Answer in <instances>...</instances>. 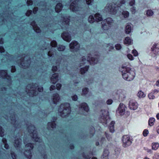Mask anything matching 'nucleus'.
<instances>
[{"mask_svg": "<svg viewBox=\"0 0 159 159\" xmlns=\"http://www.w3.org/2000/svg\"><path fill=\"white\" fill-rule=\"evenodd\" d=\"M125 1V0H118L116 2V5L114 3L107 4L105 7V10L113 15L116 14L118 16L121 12L125 18H127L129 15V12L127 11H122L121 12V7L124 4Z\"/></svg>", "mask_w": 159, "mask_h": 159, "instance_id": "nucleus-1", "label": "nucleus"}, {"mask_svg": "<svg viewBox=\"0 0 159 159\" xmlns=\"http://www.w3.org/2000/svg\"><path fill=\"white\" fill-rule=\"evenodd\" d=\"M122 73L123 78L128 81L133 80L135 76L134 71L130 68L129 66L124 65L120 69Z\"/></svg>", "mask_w": 159, "mask_h": 159, "instance_id": "nucleus-2", "label": "nucleus"}, {"mask_svg": "<svg viewBox=\"0 0 159 159\" xmlns=\"http://www.w3.org/2000/svg\"><path fill=\"white\" fill-rule=\"evenodd\" d=\"M38 87V84H28L26 87V92L27 94L30 97H33L37 95L39 92H41L43 91V88L40 86L38 88L37 91V88Z\"/></svg>", "mask_w": 159, "mask_h": 159, "instance_id": "nucleus-3", "label": "nucleus"}, {"mask_svg": "<svg viewBox=\"0 0 159 159\" xmlns=\"http://www.w3.org/2000/svg\"><path fill=\"white\" fill-rule=\"evenodd\" d=\"M58 111L62 117L67 116L71 112L70 104L68 103L62 104L58 109Z\"/></svg>", "mask_w": 159, "mask_h": 159, "instance_id": "nucleus-4", "label": "nucleus"}, {"mask_svg": "<svg viewBox=\"0 0 159 159\" xmlns=\"http://www.w3.org/2000/svg\"><path fill=\"white\" fill-rule=\"evenodd\" d=\"M27 129L29 133L32 137L33 140L39 143H41L42 139L38 137L36 128L33 125L31 124L29 125Z\"/></svg>", "mask_w": 159, "mask_h": 159, "instance_id": "nucleus-5", "label": "nucleus"}, {"mask_svg": "<svg viewBox=\"0 0 159 159\" xmlns=\"http://www.w3.org/2000/svg\"><path fill=\"white\" fill-rule=\"evenodd\" d=\"M80 1L77 0H75L73 1L69 5V3L67 4L68 8H70V9L73 12H75L77 14L81 13V11H83V8L80 7Z\"/></svg>", "mask_w": 159, "mask_h": 159, "instance_id": "nucleus-6", "label": "nucleus"}, {"mask_svg": "<svg viewBox=\"0 0 159 159\" xmlns=\"http://www.w3.org/2000/svg\"><path fill=\"white\" fill-rule=\"evenodd\" d=\"M18 63L19 66L24 69L29 68L31 63L30 57L25 55L22 56Z\"/></svg>", "mask_w": 159, "mask_h": 159, "instance_id": "nucleus-7", "label": "nucleus"}, {"mask_svg": "<svg viewBox=\"0 0 159 159\" xmlns=\"http://www.w3.org/2000/svg\"><path fill=\"white\" fill-rule=\"evenodd\" d=\"M95 57H91V55L90 54H89L88 56L87 57V60L86 57L84 56L82 58V63H80V67H81L82 65L81 64H85V61L88 62L91 65H94L95 64H97L98 61L99 57H98L97 56H94Z\"/></svg>", "mask_w": 159, "mask_h": 159, "instance_id": "nucleus-8", "label": "nucleus"}, {"mask_svg": "<svg viewBox=\"0 0 159 159\" xmlns=\"http://www.w3.org/2000/svg\"><path fill=\"white\" fill-rule=\"evenodd\" d=\"M101 113H102V115H101L99 117V120L103 125H106L108 121L110 120L108 113L106 111L102 110Z\"/></svg>", "mask_w": 159, "mask_h": 159, "instance_id": "nucleus-9", "label": "nucleus"}, {"mask_svg": "<svg viewBox=\"0 0 159 159\" xmlns=\"http://www.w3.org/2000/svg\"><path fill=\"white\" fill-rule=\"evenodd\" d=\"M57 42L53 40L50 42V44H48V45L51 48V49H49L50 48L49 47L48 48L47 46L46 47L43 46L41 48V49L43 50H47V52H46L47 55L48 56L51 57L54 55V53L53 52H52V48L51 46L55 47L57 46Z\"/></svg>", "mask_w": 159, "mask_h": 159, "instance_id": "nucleus-10", "label": "nucleus"}, {"mask_svg": "<svg viewBox=\"0 0 159 159\" xmlns=\"http://www.w3.org/2000/svg\"><path fill=\"white\" fill-rule=\"evenodd\" d=\"M33 145L32 143H28L25 145V150L24 152L25 156L28 158L31 159L32 155L31 150L33 148Z\"/></svg>", "mask_w": 159, "mask_h": 159, "instance_id": "nucleus-11", "label": "nucleus"}, {"mask_svg": "<svg viewBox=\"0 0 159 159\" xmlns=\"http://www.w3.org/2000/svg\"><path fill=\"white\" fill-rule=\"evenodd\" d=\"M70 18V16L61 17L62 21L61 23L60 27L62 30H65L66 31L69 30Z\"/></svg>", "mask_w": 159, "mask_h": 159, "instance_id": "nucleus-12", "label": "nucleus"}, {"mask_svg": "<svg viewBox=\"0 0 159 159\" xmlns=\"http://www.w3.org/2000/svg\"><path fill=\"white\" fill-rule=\"evenodd\" d=\"M113 20L111 18L104 20L102 22V27L105 30H108L112 25Z\"/></svg>", "mask_w": 159, "mask_h": 159, "instance_id": "nucleus-13", "label": "nucleus"}, {"mask_svg": "<svg viewBox=\"0 0 159 159\" xmlns=\"http://www.w3.org/2000/svg\"><path fill=\"white\" fill-rule=\"evenodd\" d=\"M0 78L2 79L8 80V86L10 88V75H8L7 70H0Z\"/></svg>", "mask_w": 159, "mask_h": 159, "instance_id": "nucleus-14", "label": "nucleus"}, {"mask_svg": "<svg viewBox=\"0 0 159 159\" xmlns=\"http://www.w3.org/2000/svg\"><path fill=\"white\" fill-rule=\"evenodd\" d=\"M122 141L123 146L125 148L130 146L132 143L131 139L128 135H125L123 136Z\"/></svg>", "mask_w": 159, "mask_h": 159, "instance_id": "nucleus-15", "label": "nucleus"}, {"mask_svg": "<svg viewBox=\"0 0 159 159\" xmlns=\"http://www.w3.org/2000/svg\"><path fill=\"white\" fill-rule=\"evenodd\" d=\"M80 110L82 112H80V113L84 115H86L89 111V108L87 104L86 103H81L79 107Z\"/></svg>", "mask_w": 159, "mask_h": 159, "instance_id": "nucleus-16", "label": "nucleus"}, {"mask_svg": "<svg viewBox=\"0 0 159 159\" xmlns=\"http://www.w3.org/2000/svg\"><path fill=\"white\" fill-rule=\"evenodd\" d=\"M12 116V114L11 113V125L12 124L13 125L12 126L14 127L15 130H16L21 127V123L20 122L19 123L18 121L16 120V118H15V116H14V118L12 117L11 118Z\"/></svg>", "mask_w": 159, "mask_h": 159, "instance_id": "nucleus-17", "label": "nucleus"}, {"mask_svg": "<svg viewBox=\"0 0 159 159\" xmlns=\"http://www.w3.org/2000/svg\"><path fill=\"white\" fill-rule=\"evenodd\" d=\"M70 47L71 51L77 52L80 48V45L76 41L72 42L70 44Z\"/></svg>", "mask_w": 159, "mask_h": 159, "instance_id": "nucleus-18", "label": "nucleus"}, {"mask_svg": "<svg viewBox=\"0 0 159 159\" xmlns=\"http://www.w3.org/2000/svg\"><path fill=\"white\" fill-rule=\"evenodd\" d=\"M152 52L153 53L152 56L155 57L159 55V43H155L151 48Z\"/></svg>", "mask_w": 159, "mask_h": 159, "instance_id": "nucleus-19", "label": "nucleus"}, {"mask_svg": "<svg viewBox=\"0 0 159 159\" xmlns=\"http://www.w3.org/2000/svg\"><path fill=\"white\" fill-rule=\"evenodd\" d=\"M129 108L133 110L137 109L138 107V104L137 102L133 100H130L129 102Z\"/></svg>", "mask_w": 159, "mask_h": 159, "instance_id": "nucleus-20", "label": "nucleus"}, {"mask_svg": "<svg viewBox=\"0 0 159 159\" xmlns=\"http://www.w3.org/2000/svg\"><path fill=\"white\" fill-rule=\"evenodd\" d=\"M126 107L123 104L120 103L117 112L119 113L120 115H123L125 111Z\"/></svg>", "mask_w": 159, "mask_h": 159, "instance_id": "nucleus-21", "label": "nucleus"}, {"mask_svg": "<svg viewBox=\"0 0 159 159\" xmlns=\"http://www.w3.org/2000/svg\"><path fill=\"white\" fill-rule=\"evenodd\" d=\"M61 37L64 40L70 42L71 40L70 35L68 32H64L61 35Z\"/></svg>", "mask_w": 159, "mask_h": 159, "instance_id": "nucleus-22", "label": "nucleus"}, {"mask_svg": "<svg viewBox=\"0 0 159 159\" xmlns=\"http://www.w3.org/2000/svg\"><path fill=\"white\" fill-rule=\"evenodd\" d=\"M57 118H55L54 120L52 122H48V123L47 129L50 130H54V129L56 127V125L55 123V121L57 120Z\"/></svg>", "mask_w": 159, "mask_h": 159, "instance_id": "nucleus-23", "label": "nucleus"}, {"mask_svg": "<svg viewBox=\"0 0 159 159\" xmlns=\"http://www.w3.org/2000/svg\"><path fill=\"white\" fill-rule=\"evenodd\" d=\"M31 25L32 26L33 29L37 33H40L41 32L39 28L37 26L35 21L34 20L31 22Z\"/></svg>", "mask_w": 159, "mask_h": 159, "instance_id": "nucleus-24", "label": "nucleus"}, {"mask_svg": "<svg viewBox=\"0 0 159 159\" xmlns=\"http://www.w3.org/2000/svg\"><path fill=\"white\" fill-rule=\"evenodd\" d=\"M52 99L53 103L57 104L59 101L60 98L58 93H55L53 94Z\"/></svg>", "mask_w": 159, "mask_h": 159, "instance_id": "nucleus-25", "label": "nucleus"}, {"mask_svg": "<svg viewBox=\"0 0 159 159\" xmlns=\"http://www.w3.org/2000/svg\"><path fill=\"white\" fill-rule=\"evenodd\" d=\"M58 80V75L57 73L53 74L51 78V81L52 83L55 84Z\"/></svg>", "mask_w": 159, "mask_h": 159, "instance_id": "nucleus-26", "label": "nucleus"}, {"mask_svg": "<svg viewBox=\"0 0 159 159\" xmlns=\"http://www.w3.org/2000/svg\"><path fill=\"white\" fill-rule=\"evenodd\" d=\"M21 142V139L20 138L19 139L17 138V139H16L15 140L14 146L17 149L20 148Z\"/></svg>", "mask_w": 159, "mask_h": 159, "instance_id": "nucleus-27", "label": "nucleus"}, {"mask_svg": "<svg viewBox=\"0 0 159 159\" xmlns=\"http://www.w3.org/2000/svg\"><path fill=\"white\" fill-rule=\"evenodd\" d=\"M109 154V152L107 149H105L104 150L103 154L101 157L102 159H108Z\"/></svg>", "mask_w": 159, "mask_h": 159, "instance_id": "nucleus-28", "label": "nucleus"}, {"mask_svg": "<svg viewBox=\"0 0 159 159\" xmlns=\"http://www.w3.org/2000/svg\"><path fill=\"white\" fill-rule=\"evenodd\" d=\"M95 18V20L96 21L98 22L102 20V15L99 13H96L94 15Z\"/></svg>", "mask_w": 159, "mask_h": 159, "instance_id": "nucleus-29", "label": "nucleus"}, {"mask_svg": "<svg viewBox=\"0 0 159 159\" xmlns=\"http://www.w3.org/2000/svg\"><path fill=\"white\" fill-rule=\"evenodd\" d=\"M62 5L61 3H58L57 4L55 7V11L57 12H60L62 10Z\"/></svg>", "mask_w": 159, "mask_h": 159, "instance_id": "nucleus-30", "label": "nucleus"}, {"mask_svg": "<svg viewBox=\"0 0 159 159\" xmlns=\"http://www.w3.org/2000/svg\"><path fill=\"white\" fill-rule=\"evenodd\" d=\"M115 124V122L114 121H112L109 125V128L110 131L111 133H113L114 132V125Z\"/></svg>", "mask_w": 159, "mask_h": 159, "instance_id": "nucleus-31", "label": "nucleus"}, {"mask_svg": "<svg viewBox=\"0 0 159 159\" xmlns=\"http://www.w3.org/2000/svg\"><path fill=\"white\" fill-rule=\"evenodd\" d=\"M131 27L130 24H128L126 26L125 28V33L127 34H129L131 31Z\"/></svg>", "mask_w": 159, "mask_h": 159, "instance_id": "nucleus-32", "label": "nucleus"}, {"mask_svg": "<svg viewBox=\"0 0 159 159\" xmlns=\"http://www.w3.org/2000/svg\"><path fill=\"white\" fill-rule=\"evenodd\" d=\"M89 66H86L84 67H83L81 68L80 69V72L81 74L85 73L88 70Z\"/></svg>", "mask_w": 159, "mask_h": 159, "instance_id": "nucleus-33", "label": "nucleus"}, {"mask_svg": "<svg viewBox=\"0 0 159 159\" xmlns=\"http://www.w3.org/2000/svg\"><path fill=\"white\" fill-rule=\"evenodd\" d=\"M132 42V40L129 37H126L125 38L124 41L125 44L130 45L131 44Z\"/></svg>", "mask_w": 159, "mask_h": 159, "instance_id": "nucleus-34", "label": "nucleus"}, {"mask_svg": "<svg viewBox=\"0 0 159 159\" xmlns=\"http://www.w3.org/2000/svg\"><path fill=\"white\" fill-rule=\"evenodd\" d=\"M152 144V148L153 150H156L159 147V144L158 143H153Z\"/></svg>", "mask_w": 159, "mask_h": 159, "instance_id": "nucleus-35", "label": "nucleus"}, {"mask_svg": "<svg viewBox=\"0 0 159 159\" xmlns=\"http://www.w3.org/2000/svg\"><path fill=\"white\" fill-rule=\"evenodd\" d=\"M137 96L139 98H144L146 96V94L141 91H139L137 93Z\"/></svg>", "mask_w": 159, "mask_h": 159, "instance_id": "nucleus-36", "label": "nucleus"}, {"mask_svg": "<svg viewBox=\"0 0 159 159\" xmlns=\"http://www.w3.org/2000/svg\"><path fill=\"white\" fill-rule=\"evenodd\" d=\"M155 119L154 118H150L148 120V125L150 126H152L154 125Z\"/></svg>", "mask_w": 159, "mask_h": 159, "instance_id": "nucleus-37", "label": "nucleus"}, {"mask_svg": "<svg viewBox=\"0 0 159 159\" xmlns=\"http://www.w3.org/2000/svg\"><path fill=\"white\" fill-rule=\"evenodd\" d=\"M95 20V19L93 15H90L89 16L88 19V21L89 23H93L94 22Z\"/></svg>", "mask_w": 159, "mask_h": 159, "instance_id": "nucleus-38", "label": "nucleus"}, {"mask_svg": "<svg viewBox=\"0 0 159 159\" xmlns=\"http://www.w3.org/2000/svg\"><path fill=\"white\" fill-rule=\"evenodd\" d=\"M106 46L107 48H108L109 51H111V50L113 49L114 48L113 45L111 43H109L106 44Z\"/></svg>", "mask_w": 159, "mask_h": 159, "instance_id": "nucleus-39", "label": "nucleus"}, {"mask_svg": "<svg viewBox=\"0 0 159 159\" xmlns=\"http://www.w3.org/2000/svg\"><path fill=\"white\" fill-rule=\"evenodd\" d=\"M82 156L85 159H90L91 157L89 155H88L87 153H83L82 154Z\"/></svg>", "mask_w": 159, "mask_h": 159, "instance_id": "nucleus-40", "label": "nucleus"}, {"mask_svg": "<svg viewBox=\"0 0 159 159\" xmlns=\"http://www.w3.org/2000/svg\"><path fill=\"white\" fill-rule=\"evenodd\" d=\"M153 13V11L151 10H148L147 11L146 15L148 16H151Z\"/></svg>", "mask_w": 159, "mask_h": 159, "instance_id": "nucleus-41", "label": "nucleus"}, {"mask_svg": "<svg viewBox=\"0 0 159 159\" xmlns=\"http://www.w3.org/2000/svg\"><path fill=\"white\" fill-rule=\"evenodd\" d=\"M4 135V130L3 128L0 125V137H3Z\"/></svg>", "mask_w": 159, "mask_h": 159, "instance_id": "nucleus-42", "label": "nucleus"}, {"mask_svg": "<svg viewBox=\"0 0 159 159\" xmlns=\"http://www.w3.org/2000/svg\"><path fill=\"white\" fill-rule=\"evenodd\" d=\"M88 92V89L87 88H84L82 89V95H85L87 94Z\"/></svg>", "mask_w": 159, "mask_h": 159, "instance_id": "nucleus-43", "label": "nucleus"}, {"mask_svg": "<svg viewBox=\"0 0 159 159\" xmlns=\"http://www.w3.org/2000/svg\"><path fill=\"white\" fill-rule=\"evenodd\" d=\"M115 48L116 50H118L121 48L122 47L120 44L117 43L115 45Z\"/></svg>", "mask_w": 159, "mask_h": 159, "instance_id": "nucleus-44", "label": "nucleus"}, {"mask_svg": "<svg viewBox=\"0 0 159 159\" xmlns=\"http://www.w3.org/2000/svg\"><path fill=\"white\" fill-rule=\"evenodd\" d=\"M148 96L149 99H153L155 97L154 95V94H153L152 92L148 94Z\"/></svg>", "mask_w": 159, "mask_h": 159, "instance_id": "nucleus-45", "label": "nucleus"}, {"mask_svg": "<svg viewBox=\"0 0 159 159\" xmlns=\"http://www.w3.org/2000/svg\"><path fill=\"white\" fill-rule=\"evenodd\" d=\"M65 48V46L63 45H60L58 48V50L59 51H63L64 50Z\"/></svg>", "mask_w": 159, "mask_h": 159, "instance_id": "nucleus-46", "label": "nucleus"}, {"mask_svg": "<svg viewBox=\"0 0 159 159\" xmlns=\"http://www.w3.org/2000/svg\"><path fill=\"white\" fill-rule=\"evenodd\" d=\"M120 149L119 148H116L115 149V154L116 155H118L120 153Z\"/></svg>", "mask_w": 159, "mask_h": 159, "instance_id": "nucleus-47", "label": "nucleus"}, {"mask_svg": "<svg viewBox=\"0 0 159 159\" xmlns=\"http://www.w3.org/2000/svg\"><path fill=\"white\" fill-rule=\"evenodd\" d=\"M8 22L9 21V18H10V13H9L10 10L9 9H10V6H9V3H10V0H8Z\"/></svg>", "mask_w": 159, "mask_h": 159, "instance_id": "nucleus-48", "label": "nucleus"}, {"mask_svg": "<svg viewBox=\"0 0 159 159\" xmlns=\"http://www.w3.org/2000/svg\"><path fill=\"white\" fill-rule=\"evenodd\" d=\"M93 0H86L87 4L88 5H92L93 2Z\"/></svg>", "mask_w": 159, "mask_h": 159, "instance_id": "nucleus-49", "label": "nucleus"}, {"mask_svg": "<svg viewBox=\"0 0 159 159\" xmlns=\"http://www.w3.org/2000/svg\"><path fill=\"white\" fill-rule=\"evenodd\" d=\"M132 53L133 54L134 56L136 57L138 55V52L135 49H134L132 51Z\"/></svg>", "mask_w": 159, "mask_h": 159, "instance_id": "nucleus-50", "label": "nucleus"}, {"mask_svg": "<svg viewBox=\"0 0 159 159\" xmlns=\"http://www.w3.org/2000/svg\"><path fill=\"white\" fill-rule=\"evenodd\" d=\"M148 133V130L145 129L143 132V134L144 136H147Z\"/></svg>", "mask_w": 159, "mask_h": 159, "instance_id": "nucleus-51", "label": "nucleus"}, {"mask_svg": "<svg viewBox=\"0 0 159 159\" xmlns=\"http://www.w3.org/2000/svg\"><path fill=\"white\" fill-rule=\"evenodd\" d=\"M11 156L13 159H16V155L14 152H12L11 151Z\"/></svg>", "mask_w": 159, "mask_h": 159, "instance_id": "nucleus-52", "label": "nucleus"}, {"mask_svg": "<svg viewBox=\"0 0 159 159\" xmlns=\"http://www.w3.org/2000/svg\"><path fill=\"white\" fill-rule=\"evenodd\" d=\"M26 3L28 6H29L33 4V2L31 0H27Z\"/></svg>", "mask_w": 159, "mask_h": 159, "instance_id": "nucleus-53", "label": "nucleus"}, {"mask_svg": "<svg viewBox=\"0 0 159 159\" xmlns=\"http://www.w3.org/2000/svg\"><path fill=\"white\" fill-rule=\"evenodd\" d=\"M127 57L130 60H132L134 59V57H133V56L131 54H128Z\"/></svg>", "mask_w": 159, "mask_h": 159, "instance_id": "nucleus-54", "label": "nucleus"}, {"mask_svg": "<svg viewBox=\"0 0 159 159\" xmlns=\"http://www.w3.org/2000/svg\"><path fill=\"white\" fill-rule=\"evenodd\" d=\"M131 11L132 14H134L136 12V7H133L130 9Z\"/></svg>", "mask_w": 159, "mask_h": 159, "instance_id": "nucleus-55", "label": "nucleus"}, {"mask_svg": "<svg viewBox=\"0 0 159 159\" xmlns=\"http://www.w3.org/2000/svg\"><path fill=\"white\" fill-rule=\"evenodd\" d=\"M32 13V11L31 10H28L25 13V15L27 16H29Z\"/></svg>", "mask_w": 159, "mask_h": 159, "instance_id": "nucleus-56", "label": "nucleus"}, {"mask_svg": "<svg viewBox=\"0 0 159 159\" xmlns=\"http://www.w3.org/2000/svg\"><path fill=\"white\" fill-rule=\"evenodd\" d=\"M135 3V0H131L129 2V4L130 6H133L134 5Z\"/></svg>", "mask_w": 159, "mask_h": 159, "instance_id": "nucleus-57", "label": "nucleus"}, {"mask_svg": "<svg viewBox=\"0 0 159 159\" xmlns=\"http://www.w3.org/2000/svg\"><path fill=\"white\" fill-rule=\"evenodd\" d=\"M5 51V49L2 46H0V52L1 53H3Z\"/></svg>", "mask_w": 159, "mask_h": 159, "instance_id": "nucleus-58", "label": "nucleus"}, {"mask_svg": "<svg viewBox=\"0 0 159 159\" xmlns=\"http://www.w3.org/2000/svg\"><path fill=\"white\" fill-rule=\"evenodd\" d=\"M16 69L15 66H11V72H13L15 71Z\"/></svg>", "mask_w": 159, "mask_h": 159, "instance_id": "nucleus-59", "label": "nucleus"}, {"mask_svg": "<svg viewBox=\"0 0 159 159\" xmlns=\"http://www.w3.org/2000/svg\"><path fill=\"white\" fill-rule=\"evenodd\" d=\"M61 84H57L56 85L57 89L58 90H59L61 88Z\"/></svg>", "mask_w": 159, "mask_h": 159, "instance_id": "nucleus-60", "label": "nucleus"}, {"mask_svg": "<svg viewBox=\"0 0 159 159\" xmlns=\"http://www.w3.org/2000/svg\"><path fill=\"white\" fill-rule=\"evenodd\" d=\"M57 67L56 66H53L52 68V70L53 72H55L57 71Z\"/></svg>", "mask_w": 159, "mask_h": 159, "instance_id": "nucleus-61", "label": "nucleus"}, {"mask_svg": "<svg viewBox=\"0 0 159 159\" xmlns=\"http://www.w3.org/2000/svg\"><path fill=\"white\" fill-rule=\"evenodd\" d=\"M38 8L37 7H34L33 9V13L34 14H36L38 11Z\"/></svg>", "mask_w": 159, "mask_h": 159, "instance_id": "nucleus-62", "label": "nucleus"}, {"mask_svg": "<svg viewBox=\"0 0 159 159\" xmlns=\"http://www.w3.org/2000/svg\"><path fill=\"white\" fill-rule=\"evenodd\" d=\"M153 159H159V155L158 154H155L153 157Z\"/></svg>", "mask_w": 159, "mask_h": 159, "instance_id": "nucleus-63", "label": "nucleus"}, {"mask_svg": "<svg viewBox=\"0 0 159 159\" xmlns=\"http://www.w3.org/2000/svg\"><path fill=\"white\" fill-rule=\"evenodd\" d=\"M112 102V100L111 99H108L107 101V103L108 105L111 104Z\"/></svg>", "mask_w": 159, "mask_h": 159, "instance_id": "nucleus-64", "label": "nucleus"}]
</instances>
